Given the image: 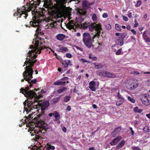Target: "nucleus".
I'll use <instances>...</instances> for the list:
<instances>
[{"label": "nucleus", "instance_id": "9b49d317", "mask_svg": "<svg viewBox=\"0 0 150 150\" xmlns=\"http://www.w3.org/2000/svg\"><path fill=\"white\" fill-rule=\"evenodd\" d=\"M23 15H24L25 16L23 17L25 18L26 19V17L28 16V14L26 11H21L20 9H17V10L16 12L14 13L13 14L14 16H18V18H21Z\"/></svg>", "mask_w": 150, "mask_h": 150}, {"label": "nucleus", "instance_id": "8fccbe9b", "mask_svg": "<svg viewBox=\"0 0 150 150\" xmlns=\"http://www.w3.org/2000/svg\"><path fill=\"white\" fill-rule=\"evenodd\" d=\"M105 27L106 29L108 30H110L111 28V25L109 24H108L106 25Z\"/></svg>", "mask_w": 150, "mask_h": 150}, {"label": "nucleus", "instance_id": "4d7b16f0", "mask_svg": "<svg viewBox=\"0 0 150 150\" xmlns=\"http://www.w3.org/2000/svg\"><path fill=\"white\" fill-rule=\"evenodd\" d=\"M80 61H81L83 63L85 62H88L86 60L83 58H82L80 59Z\"/></svg>", "mask_w": 150, "mask_h": 150}, {"label": "nucleus", "instance_id": "aec40b11", "mask_svg": "<svg viewBox=\"0 0 150 150\" xmlns=\"http://www.w3.org/2000/svg\"><path fill=\"white\" fill-rule=\"evenodd\" d=\"M125 143V141L124 140H122L116 146V149H119L121 148L124 145Z\"/></svg>", "mask_w": 150, "mask_h": 150}, {"label": "nucleus", "instance_id": "20e7f679", "mask_svg": "<svg viewBox=\"0 0 150 150\" xmlns=\"http://www.w3.org/2000/svg\"><path fill=\"white\" fill-rule=\"evenodd\" d=\"M35 36H36V37L35 38V49L36 50L38 49V51H39L38 52V54H40L41 53V51L43 50L44 48L47 49L49 48L52 51L54 52V51L48 47H45V46H42V42H41V40L42 39L41 38L38 37V35L36 33L35 34Z\"/></svg>", "mask_w": 150, "mask_h": 150}, {"label": "nucleus", "instance_id": "2eb2a0df", "mask_svg": "<svg viewBox=\"0 0 150 150\" xmlns=\"http://www.w3.org/2000/svg\"><path fill=\"white\" fill-rule=\"evenodd\" d=\"M107 71L104 70H99L97 72V74L100 76L106 77Z\"/></svg>", "mask_w": 150, "mask_h": 150}, {"label": "nucleus", "instance_id": "c756f323", "mask_svg": "<svg viewBox=\"0 0 150 150\" xmlns=\"http://www.w3.org/2000/svg\"><path fill=\"white\" fill-rule=\"evenodd\" d=\"M30 25L34 27H37L38 26V23L30 21Z\"/></svg>", "mask_w": 150, "mask_h": 150}, {"label": "nucleus", "instance_id": "e2e57ef3", "mask_svg": "<svg viewBox=\"0 0 150 150\" xmlns=\"http://www.w3.org/2000/svg\"><path fill=\"white\" fill-rule=\"evenodd\" d=\"M75 47L77 49L80 50L81 51L83 50V49L81 47H79L76 46H75Z\"/></svg>", "mask_w": 150, "mask_h": 150}, {"label": "nucleus", "instance_id": "58836bf2", "mask_svg": "<svg viewBox=\"0 0 150 150\" xmlns=\"http://www.w3.org/2000/svg\"><path fill=\"white\" fill-rule=\"evenodd\" d=\"M121 129V128L120 127H117L114 130L115 131L117 134L119 132Z\"/></svg>", "mask_w": 150, "mask_h": 150}, {"label": "nucleus", "instance_id": "a878e982", "mask_svg": "<svg viewBox=\"0 0 150 150\" xmlns=\"http://www.w3.org/2000/svg\"><path fill=\"white\" fill-rule=\"evenodd\" d=\"M133 109L134 112H135L140 113L142 112L143 111L142 109H139L138 108L137 106L135 107Z\"/></svg>", "mask_w": 150, "mask_h": 150}, {"label": "nucleus", "instance_id": "9d476101", "mask_svg": "<svg viewBox=\"0 0 150 150\" xmlns=\"http://www.w3.org/2000/svg\"><path fill=\"white\" fill-rule=\"evenodd\" d=\"M88 27L89 30L91 31H93L94 30H102L101 25L100 24H96L94 23L88 25Z\"/></svg>", "mask_w": 150, "mask_h": 150}, {"label": "nucleus", "instance_id": "ddd939ff", "mask_svg": "<svg viewBox=\"0 0 150 150\" xmlns=\"http://www.w3.org/2000/svg\"><path fill=\"white\" fill-rule=\"evenodd\" d=\"M122 139V137L120 136H118L114 139L113 141L110 143V145L113 146L116 145L117 143Z\"/></svg>", "mask_w": 150, "mask_h": 150}, {"label": "nucleus", "instance_id": "a211bd4d", "mask_svg": "<svg viewBox=\"0 0 150 150\" xmlns=\"http://www.w3.org/2000/svg\"><path fill=\"white\" fill-rule=\"evenodd\" d=\"M37 1L38 3V5H39L40 2V0H37ZM35 2L36 1H35L34 3L33 4H30V6L28 8V11H30L33 8V6H34L35 4L38 5V3H37Z\"/></svg>", "mask_w": 150, "mask_h": 150}, {"label": "nucleus", "instance_id": "a18cd8bd", "mask_svg": "<svg viewBox=\"0 0 150 150\" xmlns=\"http://www.w3.org/2000/svg\"><path fill=\"white\" fill-rule=\"evenodd\" d=\"M122 49L120 48V49L117 50V51L115 52V54L116 55H119L121 54V52Z\"/></svg>", "mask_w": 150, "mask_h": 150}, {"label": "nucleus", "instance_id": "4468645a", "mask_svg": "<svg viewBox=\"0 0 150 150\" xmlns=\"http://www.w3.org/2000/svg\"><path fill=\"white\" fill-rule=\"evenodd\" d=\"M96 85V83L94 81H91L89 83V87L91 91H94L96 90V88L95 87Z\"/></svg>", "mask_w": 150, "mask_h": 150}, {"label": "nucleus", "instance_id": "5701e85b", "mask_svg": "<svg viewBox=\"0 0 150 150\" xmlns=\"http://www.w3.org/2000/svg\"><path fill=\"white\" fill-rule=\"evenodd\" d=\"M93 64L95 68L97 69H101L103 67V65L101 63L97 64L96 63H95Z\"/></svg>", "mask_w": 150, "mask_h": 150}, {"label": "nucleus", "instance_id": "79ce46f5", "mask_svg": "<svg viewBox=\"0 0 150 150\" xmlns=\"http://www.w3.org/2000/svg\"><path fill=\"white\" fill-rule=\"evenodd\" d=\"M97 19L96 15L95 13L93 14L92 17V20L94 21H97Z\"/></svg>", "mask_w": 150, "mask_h": 150}, {"label": "nucleus", "instance_id": "1a4fd4ad", "mask_svg": "<svg viewBox=\"0 0 150 150\" xmlns=\"http://www.w3.org/2000/svg\"><path fill=\"white\" fill-rule=\"evenodd\" d=\"M140 99L144 105L148 106L150 104V96L149 94L143 95Z\"/></svg>", "mask_w": 150, "mask_h": 150}, {"label": "nucleus", "instance_id": "6e6552de", "mask_svg": "<svg viewBox=\"0 0 150 150\" xmlns=\"http://www.w3.org/2000/svg\"><path fill=\"white\" fill-rule=\"evenodd\" d=\"M138 82L136 79H129L127 82L126 87L130 90H133L138 86Z\"/></svg>", "mask_w": 150, "mask_h": 150}, {"label": "nucleus", "instance_id": "39448f33", "mask_svg": "<svg viewBox=\"0 0 150 150\" xmlns=\"http://www.w3.org/2000/svg\"><path fill=\"white\" fill-rule=\"evenodd\" d=\"M83 40L85 45L88 48H90L92 45V42L94 41L90 34L88 33H85L83 35Z\"/></svg>", "mask_w": 150, "mask_h": 150}, {"label": "nucleus", "instance_id": "f3484780", "mask_svg": "<svg viewBox=\"0 0 150 150\" xmlns=\"http://www.w3.org/2000/svg\"><path fill=\"white\" fill-rule=\"evenodd\" d=\"M26 118L27 119H29V120H30L31 119H32H32L36 120L37 121V122H38V120H40V118L42 119V117L39 118V117H38V116L37 117H33V114H29L28 115V116L26 117Z\"/></svg>", "mask_w": 150, "mask_h": 150}, {"label": "nucleus", "instance_id": "de8ad7c7", "mask_svg": "<svg viewBox=\"0 0 150 150\" xmlns=\"http://www.w3.org/2000/svg\"><path fill=\"white\" fill-rule=\"evenodd\" d=\"M132 150H142L141 149L137 146H133L131 147Z\"/></svg>", "mask_w": 150, "mask_h": 150}, {"label": "nucleus", "instance_id": "680f3d73", "mask_svg": "<svg viewBox=\"0 0 150 150\" xmlns=\"http://www.w3.org/2000/svg\"><path fill=\"white\" fill-rule=\"evenodd\" d=\"M71 107L70 106L68 105L67 106V110L68 111H69L71 110Z\"/></svg>", "mask_w": 150, "mask_h": 150}, {"label": "nucleus", "instance_id": "f704fd0d", "mask_svg": "<svg viewBox=\"0 0 150 150\" xmlns=\"http://www.w3.org/2000/svg\"><path fill=\"white\" fill-rule=\"evenodd\" d=\"M143 131L144 132H149V127L148 126H146L144 127L143 129Z\"/></svg>", "mask_w": 150, "mask_h": 150}, {"label": "nucleus", "instance_id": "3c124183", "mask_svg": "<svg viewBox=\"0 0 150 150\" xmlns=\"http://www.w3.org/2000/svg\"><path fill=\"white\" fill-rule=\"evenodd\" d=\"M117 97L118 99H120L122 98H123L122 96L120 95L119 92L117 93Z\"/></svg>", "mask_w": 150, "mask_h": 150}, {"label": "nucleus", "instance_id": "6e6d98bb", "mask_svg": "<svg viewBox=\"0 0 150 150\" xmlns=\"http://www.w3.org/2000/svg\"><path fill=\"white\" fill-rule=\"evenodd\" d=\"M132 73L134 74L138 75H139L141 74V73L137 71H133Z\"/></svg>", "mask_w": 150, "mask_h": 150}, {"label": "nucleus", "instance_id": "423d86ee", "mask_svg": "<svg viewBox=\"0 0 150 150\" xmlns=\"http://www.w3.org/2000/svg\"><path fill=\"white\" fill-rule=\"evenodd\" d=\"M50 105L48 101H44L42 103L41 105V114H39L37 115L38 117H42L45 120H47L48 119V116L44 114V111L45 109L47 108Z\"/></svg>", "mask_w": 150, "mask_h": 150}, {"label": "nucleus", "instance_id": "338daca9", "mask_svg": "<svg viewBox=\"0 0 150 150\" xmlns=\"http://www.w3.org/2000/svg\"><path fill=\"white\" fill-rule=\"evenodd\" d=\"M94 109H97L98 108L97 106L95 104H93L92 105Z\"/></svg>", "mask_w": 150, "mask_h": 150}, {"label": "nucleus", "instance_id": "49530a36", "mask_svg": "<svg viewBox=\"0 0 150 150\" xmlns=\"http://www.w3.org/2000/svg\"><path fill=\"white\" fill-rule=\"evenodd\" d=\"M117 134V133L114 130L111 133V136L113 137H115Z\"/></svg>", "mask_w": 150, "mask_h": 150}, {"label": "nucleus", "instance_id": "ea45409f", "mask_svg": "<svg viewBox=\"0 0 150 150\" xmlns=\"http://www.w3.org/2000/svg\"><path fill=\"white\" fill-rule=\"evenodd\" d=\"M127 98L128 100L132 103H134L135 102V100L130 97L128 96L127 97Z\"/></svg>", "mask_w": 150, "mask_h": 150}, {"label": "nucleus", "instance_id": "bf43d9fd", "mask_svg": "<svg viewBox=\"0 0 150 150\" xmlns=\"http://www.w3.org/2000/svg\"><path fill=\"white\" fill-rule=\"evenodd\" d=\"M102 16L104 18H107L108 17V15L107 13H104Z\"/></svg>", "mask_w": 150, "mask_h": 150}, {"label": "nucleus", "instance_id": "c03bdc74", "mask_svg": "<svg viewBox=\"0 0 150 150\" xmlns=\"http://www.w3.org/2000/svg\"><path fill=\"white\" fill-rule=\"evenodd\" d=\"M141 3H142V2L140 0H138L137 2V4L135 5V6L136 7H137L141 5Z\"/></svg>", "mask_w": 150, "mask_h": 150}, {"label": "nucleus", "instance_id": "393cba45", "mask_svg": "<svg viewBox=\"0 0 150 150\" xmlns=\"http://www.w3.org/2000/svg\"><path fill=\"white\" fill-rule=\"evenodd\" d=\"M37 81V80L36 79H34L33 80H30V81L28 82V83L29 84V86L30 87H31L33 86V84L36 83Z\"/></svg>", "mask_w": 150, "mask_h": 150}, {"label": "nucleus", "instance_id": "473e14b6", "mask_svg": "<svg viewBox=\"0 0 150 150\" xmlns=\"http://www.w3.org/2000/svg\"><path fill=\"white\" fill-rule=\"evenodd\" d=\"M127 34L126 33H121L120 36L119 37L120 38L124 40V38L127 36Z\"/></svg>", "mask_w": 150, "mask_h": 150}, {"label": "nucleus", "instance_id": "c85d7f7f", "mask_svg": "<svg viewBox=\"0 0 150 150\" xmlns=\"http://www.w3.org/2000/svg\"><path fill=\"white\" fill-rule=\"evenodd\" d=\"M145 32H144L143 34V37L144 40L147 42H150V39L148 38L145 34Z\"/></svg>", "mask_w": 150, "mask_h": 150}, {"label": "nucleus", "instance_id": "f8f14e48", "mask_svg": "<svg viewBox=\"0 0 150 150\" xmlns=\"http://www.w3.org/2000/svg\"><path fill=\"white\" fill-rule=\"evenodd\" d=\"M53 116L55 117L54 121L57 122L58 124H59L60 123V121L59 120L60 115L59 113L57 111H54V112Z\"/></svg>", "mask_w": 150, "mask_h": 150}, {"label": "nucleus", "instance_id": "f257e3e1", "mask_svg": "<svg viewBox=\"0 0 150 150\" xmlns=\"http://www.w3.org/2000/svg\"><path fill=\"white\" fill-rule=\"evenodd\" d=\"M29 89L28 86L26 87L24 89L23 88H21L20 89V93H22L25 96L28 98V100L29 103L27 105H26V103L25 102L23 103L25 109L26 106H27L28 108V109H27V110L30 111L33 109L38 108V100L42 97V95L41 94L37 95L32 90L28 91Z\"/></svg>", "mask_w": 150, "mask_h": 150}, {"label": "nucleus", "instance_id": "7c9ffc66", "mask_svg": "<svg viewBox=\"0 0 150 150\" xmlns=\"http://www.w3.org/2000/svg\"><path fill=\"white\" fill-rule=\"evenodd\" d=\"M67 89V88L66 87H62L61 88L58 89L57 90V92L59 93H61L63 92L66 91Z\"/></svg>", "mask_w": 150, "mask_h": 150}, {"label": "nucleus", "instance_id": "6ab92c4d", "mask_svg": "<svg viewBox=\"0 0 150 150\" xmlns=\"http://www.w3.org/2000/svg\"><path fill=\"white\" fill-rule=\"evenodd\" d=\"M57 39L60 41H62L66 38V36L63 34H59L57 36Z\"/></svg>", "mask_w": 150, "mask_h": 150}, {"label": "nucleus", "instance_id": "a19ab883", "mask_svg": "<svg viewBox=\"0 0 150 150\" xmlns=\"http://www.w3.org/2000/svg\"><path fill=\"white\" fill-rule=\"evenodd\" d=\"M133 122L134 123V125L135 127L137 126L139 123V122L137 120L134 121Z\"/></svg>", "mask_w": 150, "mask_h": 150}, {"label": "nucleus", "instance_id": "0eeeda50", "mask_svg": "<svg viewBox=\"0 0 150 150\" xmlns=\"http://www.w3.org/2000/svg\"><path fill=\"white\" fill-rule=\"evenodd\" d=\"M35 46L33 45H31L30 46V49H33L31 51H30L28 52V55H27V57L26 58V60L28 59V60H29L30 59H31L32 58H33V61H37V60L35 59L37 57L38 54L37 53L39 52V51H38V49L37 50L35 49V43L34 44Z\"/></svg>", "mask_w": 150, "mask_h": 150}, {"label": "nucleus", "instance_id": "412c9836", "mask_svg": "<svg viewBox=\"0 0 150 150\" xmlns=\"http://www.w3.org/2000/svg\"><path fill=\"white\" fill-rule=\"evenodd\" d=\"M124 40L118 38L116 39V41L118 43V45L120 46L123 45L124 44Z\"/></svg>", "mask_w": 150, "mask_h": 150}, {"label": "nucleus", "instance_id": "2f4dec72", "mask_svg": "<svg viewBox=\"0 0 150 150\" xmlns=\"http://www.w3.org/2000/svg\"><path fill=\"white\" fill-rule=\"evenodd\" d=\"M59 50H60L59 51L62 52H63V51L67 52L68 50L67 48L64 47H59Z\"/></svg>", "mask_w": 150, "mask_h": 150}, {"label": "nucleus", "instance_id": "052dcab7", "mask_svg": "<svg viewBox=\"0 0 150 150\" xmlns=\"http://www.w3.org/2000/svg\"><path fill=\"white\" fill-rule=\"evenodd\" d=\"M123 20L125 21H127L128 20V18L127 17L125 16H123Z\"/></svg>", "mask_w": 150, "mask_h": 150}, {"label": "nucleus", "instance_id": "c9c22d12", "mask_svg": "<svg viewBox=\"0 0 150 150\" xmlns=\"http://www.w3.org/2000/svg\"><path fill=\"white\" fill-rule=\"evenodd\" d=\"M60 97H57L56 98H54L52 100L53 103H57L58 102L59 99H60Z\"/></svg>", "mask_w": 150, "mask_h": 150}, {"label": "nucleus", "instance_id": "13d9d810", "mask_svg": "<svg viewBox=\"0 0 150 150\" xmlns=\"http://www.w3.org/2000/svg\"><path fill=\"white\" fill-rule=\"evenodd\" d=\"M69 79V78L67 77H65L62 78L61 80L63 81H65Z\"/></svg>", "mask_w": 150, "mask_h": 150}, {"label": "nucleus", "instance_id": "69168bd1", "mask_svg": "<svg viewBox=\"0 0 150 150\" xmlns=\"http://www.w3.org/2000/svg\"><path fill=\"white\" fill-rule=\"evenodd\" d=\"M147 83L148 86L150 87V79L147 80Z\"/></svg>", "mask_w": 150, "mask_h": 150}, {"label": "nucleus", "instance_id": "774afa93", "mask_svg": "<svg viewBox=\"0 0 150 150\" xmlns=\"http://www.w3.org/2000/svg\"><path fill=\"white\" fill-rule=\"evenodd\" d=\"M132 13L131 12L129 13L128 15V16L129 18H130L132 17Z\"/></svg>", "mask_w": 150, "mask_h": 150}, {"label": "nucleus", "instance_id": "4c0bfd02", "mask_svg": "<svg viewBox=\"0 0 150 150\" xmlns=\"http://www.w3.org/2000/svg\"><path fill=\"white\" fill-rule=\"evenodd\" d=\"M70 98L71 97L70 96H67L64 98V101L65 102H67L70 100Z\"/></svg>", "mask_w": 150, "mask_h": 150}, {"label": "nucleus", "instance_id": "e433bc0d", "mask_svg": "<svg viewBox=\"0 0 150 150\" xmlns=\"http://www.w3.org/2000/svg\"><path fill=\"white\" fill-rule=\"evenodd\" d=\"M89 58L90 59H91L92 60L96 61L97 59V58L96 57H92V54H89Z\"/></svg>", "mask_w": 150, "mask_h": 150}, {"label": "nucleus", "instance_id": "5fc2aeb1", "mask_svg": "<svg viewBox=\"0 0 150 150\" xmlns=\"http://www.w3.org/2000/svg\"><path fill=\"white\" fill-rule=\"evenodd\" d=\"M67 57L68 58H71L72 57V55L70 53H67L66 54Z\"/></svg>", "mask_w": 150, "mask_h": 150}, {"label": "nucleus", "instance_id": "09e8293b", "mask_svg": "<svg viewBox=\"0 0 150 150\" xmlns=\"http://www.w3.org/2000/svg\"><path fill=\"white\" fill-rule=\"evenodd\" d=\"M47 145L49 146L48 147L50 149L53 150H54V149H55V147L54 146L51 145H49V144H47Z\"/></svg>", "mask_w": 150, "mask_h": 150}, {"label": "nucleus", "instance_id": "dca6fc26", "mask_svg": "<svg viewBox=\"0 0 150 150\" xmlns=\"http://www.w3.org/2000/svg\"><path fill=\"white\" fill-rule=\"evenodd\" d=\"M67 82V83H69V82L68 81H67L66 82L63 81H57L54 82V84L55 85H62L65 86L66 85V83Z\"/></svg>", "mask_w": 150, "mask_h": 150}, {"label": "nucleus", "instance_id": "7ed1b4c3", "mask_svg": "<svg viewBox=\"0 0 150 150\" xmlns=\"http://www.w3.org/2000/svg\"><path fill=\"white\" fill-rule=\"evenodd\" d=\"M46 121L44 120L43 118H40V120H38L37 123V125L38 128V130H37L33 127V128L30 127L31 131H33L36 134H38L39 132H41L43 134H45L46 132L48 127L47 124L45 122Z\"/></svg>", "mask_w": 150, "mask_h": 150}, {"label": "nucleus", "instance_id": "0e129e2a", "mask_svg": "<svg viewBox=\"0 0 150 150\" xmlns=\"http://www.w3.org/2000/svg\"><path fill=\"white\" fill-rule=\"evenodd\" d=\"M131 31L134 34V35H136V31L134 30V29H132L131 30Z\"/></svg>", "mask_w": 150, "mask_h": 150}, {"label": "nucleus", "instance_id": "37998d69", "mask_svg": "<svg viewBox=\"0 0 150 150\" xmlns=\"http://www.w3.org/2000/svg\"><path fill=\"white\" fill-rule=\"evenodd\" d=\"M115 28L116 30L120 31L121 30V28L119 26V25L117 24H115Z\"/></svg>", "mask_w": 150, "mask_h": 150}, {"label": "nucleus", "instance_id": "f03ea898", "mask_svg": "<svg viewBox=\"0 0 150 150\" xmlns=\"http://www.w3.org/2000/svg\"><path fill=\"white\" fill-rule=\"evenodd\" d=\"M33 58H32L29 60L28 59L25 61L23 67L26 64V67L25 68V71L23 72V75L24 79L21 80V82L24 81V80L28 82L30 81L33 78V72L32 67L33 66L34 64L36 63L35 61H33Z\"/></svg>", "mask_w": 150, "mask_h": 150}, {"label": "nucleus", "instance_id": "bb28decb", "mask_svg": "<svg viewBox=\"0 0 150 150\" xmlns=\"http://www.w3.org/2000/svg\"><path fill=\"white\" fill-rule=\"evenodd\" d=\"M120 100L117 101L116 102V105L117 106H119L121 105L124 102V99L122 98L120 99Z\"/></svg>", "mask_w": 150, "mask_h": 150}, {"label": "nucleus", "instance_id": "cd10ccee", "mask_svg": "<svg viewBox=\"0 0 150 150\" xmlns=\"http://www.w3.org/2000/svg\"><path fill=\"white\" fill-rule=\"evenodd\" d=\"M88 26V25L86 23H81V27L84 29H86Z\"/></svg>", "mask_w": 150, "mask_h": 150}, {"label": "nucleus", "instance_id": "603ef678", "mask_svg": "<svg viewBox=\"0 0 150 150\" xmlns=\"http://www.w3.org/2000/svg\"><path fill=\"white\" fill-rule=\"evenodd\" d=\"M129 129L131 132V135L132 136H133L134 135V131L133 130L132 128L131 127H130Z\"/></svg>", "mask_w": 150, "mask_h": 150}, {"label": "nucleus", "instance_id": "72a5a7b5", "mask_svg": "<svg viewBox=\"0 0 150 150\" xmlns=\"http://www.w3.org/2000/svg\"><path fill=\"white\" fill-rule=\"evenodd\" d=\"M63 67L64 68H67L68 66V63H67V61H64L62 63Z\"/></svg>", "mask_w": 150, "mask_h": 150}, {"label": "nucleus", "instance_id": "4be33fe9", "mask_svg": "<svg viewBox=\"0 0 150 150\" xmlns=\"http://www.w3.org/2000/svg\"><path fill=\"white\" fill-rule=\"evenodd\" d=\"M106 75V77L108 78H115L116 77V75L114 74L107 71Z\"/></svg>", "mask_w": 150, "mask_h": 150}, {"label": "nucleus", "instance_id": "b1692460", "mask_svg": "<svg viewBox=\"0 0 150 150\" xmlns=\"http://www.w3.org/2000/svg\"><path fill=\"white\" fill-rule=\"evenodd\" d=\"M102 30H96L97 31V33L96 34H95L93 36L92 39L93 40L96 37L98 38L99 36L100 35V33L101 31Z\"/></svg>", "mask_w": 150, "mask_h": 150}, {"label": "nucleus", "instance_id": "864d4df0", "mask_svg": "<svg viewBox=\"0 0 150 150\" xmlns=\"http://www.w3.org/2000/svg\"><path fill=\"white\" fill-rule=\"evenodd\" d=\"M134 27H137L138 25V22L137 21L136 19L134 21Z\"/></svg>", "mask_w": 150, "mask_h": 150}]
</instances>
